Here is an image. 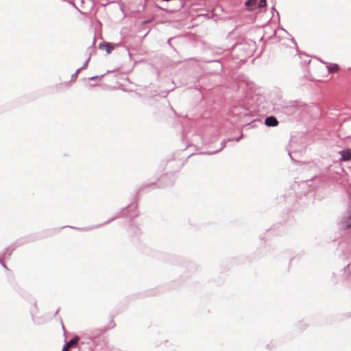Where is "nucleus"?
Listing matches in <instances>:
<instances>
[{
	"instance_id": "f257e3e1",
	"label": "nucleus",
	"mask_w": 351,
	"mask_h": 351,
	"mask_svg": "<svg viewBox=\"0 0 351 351\" xmlns=\"http://www.w3.org/2000/svg\"><path fill=\"white\" fill-rule=\"evenodd\" d=\"M265 123L269 127H275L278 125V121L275 117L270 116L266 118Z\"/></svg>"
},
{
	"instance_id": "f03ea898",
	"label": "nucleus",
	"mask_w": 351,
	"mask_h": 351,
	"mask_svg": "<svg viewBox=\"0 0 351 351\" xmlns=\"http://www.w3.org/2000/svg\"><path fill=\"white\" fill-rule=\"evenodd\" d=\"M258 0H248L245 3L247 9L249 10H254L255 8H258Z\"/></svg>"
},
{
	"instance_id": "7ed1b4c3",
	"label": "nucleus",
	"mask_w": 351,
	"mask_h": 351,
	"mask_svg": "<svg viewBox=\"0 0 351 351\" xmlns=\"http://www.w3.org/2000/svg\"><path fill=\"white\" fill-rule=\"evenodd\" d=\"M341 155V158L343 160H349L351 159V150L350 149H347V150H344V151H341L340 152Z\"/></svg>"
},
{
	"instance_id": "20e7f679",
	"label": "nucleus",
	"mask_w": 351,
	"mask_h": 351,
	"mask_svg": "<svg viewBox=\"0 0 351 351\" xmlns=\"http://www.w3.org/2000/svg\"><path fill=\"white\" fill-rule=\"evenodd\" d=\"M79 341V337H73L71 341H69L66 345L69 348H71L73 347H75L76 346V345L77 344Z\"/></svg>"
},
{
	"instance_id": "39448f33",
	"label": "nucleus",
	"mask_w": 351,
	"mask_h": 351,
	"mask_svg": "<svg viewBox=\"0 0 351 351\" xmlns=\"http://www.w3.org/2000/svg\"><path fill=\"white\" fill-rule=\"evenodd\" d=\"M328 69L330 73L336 72L339 69V66L337 64H331L328 66Z\"/></svg>"
},
{
	"instance_id": "423d86ee",
	"label": "nucleus",
	"mask_w": 351,
	"mask_h": 351,
	"mask_svg": "<svg viewBox=\"0 0 351 351\" xmlns=\"http://www.w3.org/2000/svg\"><path fill=\"white\" fill-rule=\"evenodd\" d=\"M266 6V0H258V8H261Z\"/></svg>"
},
{
	"instance_id": "0eeeda50",
	"label": "nucleus",
	"mask_w": 351,
	"mask_h": 351,
	"mask_svg": "<svg viewBox=\"0 0 351 351\" xmlns=\"http://www.w3.org/2000/svg\"><path fill=\"white\" fill-rule=\"evenodd\" d=\"M106 47V51L110 53L111 52V51L112 50L113 47L110 46V45L109 44H107L105 45Z\"/></svg>"
},
{
	"instance_id": "6e6552de",
	"label": "nucleus",
	"mask_w": 351,
	"mask_h": 351,
	"mask_svg": "<svg viewBox=\"0 0 351 351\" xmlns=\"http://www.w3.org/2000/svg\"><path fill=\"white\" fill-rule=\"evenodd\" d=\"M69 349H70V348H69L67 346V345L66 344V345L64 346V348H63V349H62V351H69Z\"/></svg>"
}]
</instances>
